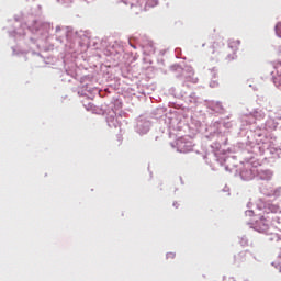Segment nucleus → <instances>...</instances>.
<instances>
[{"mask_svg":"<svg viewBox=\"0 0 281 281\" xmlns=\"http://www.w3.org/2000/svg\"><path fill=\"white\" fill-rule=\"evenodd\" d=\"M239 46H240V41L238 40L229 42L231 49H238Z\"/></svg>","mask_w":281,"mask_h":281,"instance_id":"nucleus-1","label":"nucleus"},{"mask_svg":"<svg viewBox=\"0 0 281 281\" xmlns=\"http://www.w3.org/2000/svg\"><path fill=\"white\" fill-rule=\"evenodd\" d=\"M175 252H168L167 254V258H168V260H172V259H175Z\"/></svg>","mask_w":281,"mask_h":281,"instance_id":"nucleus-2","label":"nucleus"},{"mask_svg":"<svg viewBox=\"0 0 281 281\" xmlns=\"http://www.w3.org/2000/svg\"><path fill=\"white\" fill-rule=\"evenodd\" d=\"M280 26H277V30H279Z\"/></svg>","mask_w":281,"mask_h":281,"instance_id":"nucleus-3","label":"nucleus"}]
</instances>
